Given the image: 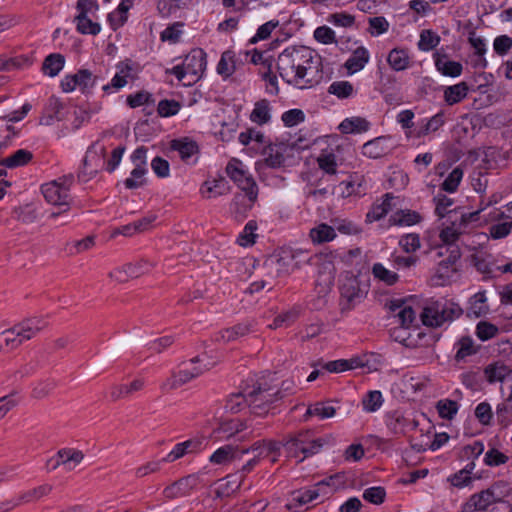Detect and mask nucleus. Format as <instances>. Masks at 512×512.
<instances>
[{
	"label": "nucleus",
	"instance_id": "f257e3e1",
	"mask_svg": "<svg viewBox=\"0 0 512 512\" xmlns=\"http://www.w3.org/2000/svg\"><path fill=\"white\" fill-rule=\"evenodd\" d=\"M276 67L284 82L300 90L317 86L323 78L321 58L305 46L283 50Z\"/></svg>",
	"mask_w": 512,
	"mask_h": 512
},
{
	"label": "nucleus",
	"instance_id": "f03ea898",
	"mask_svg": "<svg viewBox=\"0 0 512 512\" xmlns=\"http://www.w3.org/2000/svg\"><path fill=\"white\" fill-rule=\"evenodd\" d=\"M226 173L229 178L242 190V192L246 193L249 201V204L245 205L243 210L239 209L238 204L240 202H245L246 196L237 194L235 195L230 205V209L236 217H245L257 199V184L250 174L247 166L236 158H233L228 162L226 166Z\"/></svg>",
	"mask_w": 512,
	"mask_h": 512
},
{
	"label": "nucleus",
	"instance_id": "7ed1b4c3",
	"mask_svg": "<svg viewBox=\"0 0 512 512\" xmlns=\"http://www.w3.org/2000/svg\"><path fill=\"white\" fill-rule=\"evenodd\" d=\"M283 397L282 391L258 384L257 386L246 387L241 392L233 394L226 403V408L232 413H238L246 404L252 412L261 415L264 406Z\"/></svg>",
	"mask_w": 512,
	"mask_h": 512
},
{
	"label": "nucleus",
	"instance_id": "20e7f679",
	"mask_svg": "<svg viewBox=\"0 0 512 512\" xmlns=\"http://www.w3.org/2000/svg\"><path fill=\"white\" fill-rule=\"evenodd\" d=\"M48 322L42 317L28 318L13 328L5 330L0 334V342L6 347L16 348L24 341L32 339L45 327Z\"/></svg>",
	"mask_w": 512,
	"mask_h": 512
},
{
	"label": "nucleus",
	"instance_id": "39448f33",
	"mask_svg": "<svg viewBox=\"0 0 512 512\" xmlns=\"http://www.w3.org/2000/svg\"><path fill=\"white\" fill-rule=\"evenodd\" d=\"M190 363L192 365L199 363L200 366L182 369L177 374L172 373L171 377L166 379L161 384V389L165 392H168L170 390L179 388L180 386L186 384L192 379L200 376L204 372L210 370L217 363V360L205 352L191 359Z\"/></svg>",
	"mask_w": 512,
	"mask_h": 512
},
{
	"label": "nucleus",
	"instance_id": "423d86ee",
	"mask_svg": "<svg viewBox=\"0 0 512 512\" xmlns=\"http://www.w3.org/2000/svg\"><path fill=\"white\" fill-rule=\"evenodd\" d=\"M461 308L446 301H431L423 308L421 320L424 325L439 327L461 315Z\"/></svg>",
	"mask_w": 512,
	"mask_h": 512
},
{
	"label": "nucleus",
	"instance_id": "0eeeda50",
	"mask_svg": "<svg viewBox=\"0 0 512 512\" xmlns=\"http://www.w3.org/2000/svg\"><path fill=\"white\" fill-rule=\"evenodd\" d=\"M73 182L74 177L69 174L43 184L41 191L45 200L52 205H68L71 200L70 188Z\"/></svg>",
	"mask_w": 512,
	"mask_h": 512
},
{
	"label": "nucleus",
	"instance_id": "6e6552de",
	"mask_svg": "<svg viewBox=\"0 0 512 512\" xmlns=\"http://www.w3.org/2000/svg\"><path fill=\"white\" fill-rule=\"evenodd\" d=\"M106 148L104 145L96 142L92 144L83 159L82 167L79 170L78 177L82 181H88L95 177L99 171L105 168Z\"/></svg>",
	"mask_w": 512,
	"mask_h": 512
},
{
	"label": "nucleus",
	"instance_id": "1a4fd4ad",
	"mask_svg": "<svg viewBox=\"0 0 512 512\" xmlns=\"http://www.w3.org/2000/svg\"><path fill=\"white\" fill-rule=\"evenodd\" d=\"M324 440L314 438L309 431L301 432L287 442L289 451L293 456L298 457L299 453L303 454L300 461L306 457H310L318 453L324 445Z\"/></svg>",
	"mask_w": 512,
	"mask_h": 512
},
{
	"label": "nucleus",
	"instance_id": "9d476101",
	"mask_svg": "<svg viewBox=\"0 0 512 512\" xmlns=\"http://www.w3.org/2000/svg\"><path fill=\"white\" fill-rule=\"evenodd\" d=\"M317 266L316 285L320 288L319 293H326L334 283L336 267L335 255L333 253L319 254L315 258Z\"/></svg>",
	"mask_w": 512,
	"mask_h": 512
},
{
	"label": "nucleus",
	"instance_id": "9b49d317",
	"mask_svg": "<svg viewBox=\"0 0 512 512\" xmlns=\"http://www.w3.org/2000/svg\"><path fill=\"white\" fill-rule=\"evenodd\" d=\"M147 149L143 146L135 149L130 157L134 168L124 181V185L128 189H136L145 184V174L147 173Z\"/></svg>",
	"mask_w": 512,
	"mask_h": 512
},
{
	"label": "nucleus",
	"instance_id": "f8f14e48",
	"mask_svg": "<svg viewBox=\"0 0 512 512\" xmlns=\"http://www.w3.org/2000/svg\"><path fill=\"white\" fill-rule=\"evenodd\" d=\"M281 448V442L264 439L254 442L249 448L241 449V455L251 452L259 462L263 459H269L271 463H276L281 455Z\"/></svg>",
	"mask_w": 512,
	"mask_h": 512
},
{
	"label": "nucleus",
	"instance_id": "ddd939ff",
	"mask_svg": "<svg viewBox=\"0 0 512 512\" xmlns=\"http://www.w3.org/2000/svg\"><path fill=\"white\" fill-rule=\"evenodd\" d=\"M83 459L84 454L82 451L74 448H63L47 461V466L50 470L62 467L65 471L69 472L74 470Z\"/></svg>",
	"mask_w": 512,
	"mask_h": 512
},
{
	"label": "nucleus",
	"instance_id": "4468645a",
	"mask_svg": "<svg viewBox=\"0 0 512 512\" xmlns=\"http://www.w3.org/2000/svg\"><path fill=\"white\" fill-rule=\"evenodd\" d=\"M184 69L189 75V80L184 83L185 86H190L198 81L206 69L207 60L206 53L202 49H193L183 61Z\"/></svg>",
	"mask_w": 512,
	"mask_h": 512
},
{
	"label": "nucleus",
	"instance_id": "2eb2a0df",
	"mask_svg": "<svg viewBox=\"0 0 512 512\" xmlns=\"http://www.w3.org/2000/svg\"><path fill=\"white\" fill-rule=\"evenodd\" d=\"M203 437L190 438L184 442L177 443L173 449L162 459V462L171 463L186 455L197 454L205 448Z\"/></svg>",
	"mask_w": 512,
	"mask_h": 512
},
{
	"label": "nucleus",
	"instance_id": "dca6fc26",
	"mask_svg": "<svg viewBox=\"0 0 512 512\" xmlns=\"http://www.w3.org/2000/svg\"><path fill=\"white\" fill-rule=\"evenodd\" d=\"M153 266L154 264L149 261L139 260L135 263L126 264L122 268L115 269L110 272L109 276L117 282L122 283L128 281L130 278H137L148 273Z\"/></svg>",
	"mask_w": 512,
	"mask_h": 512
},
{
	"label": "nucleus",
	"instance_id": "f3484780",
	"mask_svg": "<svg viewBox=\"0 0 512 512\" xmlns=\"http://www.w3.org/2000/svg\"><path fill=\"white\" fill-rule=\"evenodd\" d=\"M132 72L133 66L130 62H120L117 65V73L109 84L103 86V91L113 93L123 88L128 83V80L133 78Z\"/></svg>",
	"mask_w": 512,
	"mask_h": 512
},
{
	"label": "nucleus",
	"instance_id": "a211bd4d",
	"mask_svg": "<svg viewBox=\"0 0 512 512\" xmlns=\"http://www.w3.org/2000/svg\"><path fill=\"white\" fill-rule=\"evenodd\" d=\"M494 491L487 489L480 493L473 494L464 504V512L485 511L493 502H496Z\"/></svg>",
	"mask_w": 512,
	"mask_h": 512
},
{
	"label": "nucleus",
	"instance_id": "6ab92c4d",
	"mask_svg": "<svg viewBox=\"0 0 512 512\" xmlns=\"http://www.w3.org/2000/svg\"><path fill=\"white\" fill-rule=\"evenodd\" d=\"M397 198L392 193H386L381 203H375L366 215V221L372 223L385 217L389 211L397 207Z\"/></svg>",
	"mask_w": 512,
	"mask_h": 512
},
{
	"label": "nucleus",
	"instance_id": "aec40b11",
	"mask_svg": "<svg viewBox=\"0 0 512 512\" xmlns=\"http://www.w3.org/2000/svg\"><path fill=\"white\" fill-rule=\"evenodd\" d=\"M484 376L490 384L503 382L512 378V368L502 361H495L484 368Z\"/></svg>",
	"mask_w": 512,
	"mask_h": 512
},
{
	"label": "nucleus",
	"instance_id": "412c9836",
	"mask_svg": "<svg viewBox=\"0 0 512 512\" xmlns=\"http://www.w3.org/2000/svg\"><path fill=\"white\" fill-rule=\"evenodd\" d=\"M288 150L284 143L270 144L263 150V161L271 168H279L285 162V154Z\"/></svg>",
	"mask_w": 512,
	"mask_h": 512
},
{
	"label": "nucleus",
	"instance_id": "4be33fe9",
	"mask_svg": "<svg viewBox=\"0 0 512 512\" xmlns=\"http://www.w3.org/2000/svg\"><path fill=\"white\" fill-rule=\"evenodd\" d=\"M242 456L238 446L227 444L215 450L209 461L214 465H227L234 460H240Z\"/></svg>",
	"mask_w": 512,
	"mask_h": 512
},
{
	"label": "nucleus",
	"instance_id": "5701e85b",
	"mask_svg": "<svg viewBox=\"0 0 512 512\" xmlns=\"http://www.w3.org/2000/svg\"><path fill=\"white\" fill-rule=\"evenodd\" d=\"M393 319L401 328L408 329L416 319V313L412 307L405 303H392L390 307Z\"/></svg>",
	"mask_w": 512,
	"mask_h": 512
},
{
	"label": "nucleus",
	"instance_id": "b1692460",
	"mask_svg": "<svg viewBox=\"0 0 512 512\" xmlns=\"http://www.w3.org/2000/svg\"><path fill=\"white\" fill-rule=\"evenodd\" d=\"M460 258V251L457 247H453L450 250V255L447 260H443L438 264L436 270V277H438L441 282L439 284H444L445 281L451 279L457 271L455 263Z\"/></svg>",
	"mask_w": 512,
	"mask_h": 512
},
{
	"label": "nucleus",
	"instance_id": "393cba45",
	"mask_svg": "<svg viewBox=\"0 0 512 512\" xmlns=\"http://www.w3.org/2000/svg\"><path fill=\"white\" fill-rule=\"evenodd\" d=\"M145 386L143 379H135L129 384H119L110 387L109 395L111 401H117L122 398H127L133 393L142 390Z\"/></svg>",
	"mask_w": 512,
	"mask_h": 512
},
{
	"label": "nucleus",
	"instance_id": "a878e982",
	"mask_svg": "<svg viewBox=\"0 0 512 512\" xmlns=\"http://www.w3.org/2000/svg\"><path fill=\"white\" fill-rule=\"evenodd\" d=\"M435 66L444 76L458 77L461 75L463 67L460 62L451 61L445 55H435Z\"/></svg>",
	"mask_w": 512,
	"mask_h": 512
},
{
	"label": "nucleus",
	"instance_id": "bb28decb",
	"mask_svg": "<svg viewBox=\"0 0 512 512\" xmlns=\"http://www.w3.org/2000/svg\"><path fill=\"white\" fill-rule=\"evenodd\" d=\"M337 236L335 228L326 223H320L310 230L309 237L314 244L333 241Z\"/></svg>",
	"mask_w": 512,
	"mask_h": 512
},
{
	"label": "nucleus",
	"instance_id": "cd10ccee",
	"mask_svg": "<svg viewBox=\"0 0 512 512\" xmlns=\"http://www.w3.org/2000/svg\"><path fill=\"white\" fill-rule=\"evenodd\" d=\"M422 217L416 211L409 209H399L389 218L390 225L393 226H412L418 224Z\"/></svg>",
	"mask_w": 512,
	"mask_h": 512
},
{
	"label": "nucleus",
	"instance_id": "c85d7f7f",
	"mask_svg": "<svg viewBox=\"0 0 512 512\" xmlns=\"http://www.w3.org/2000/svg\"><path fill=\"white\" fill-rule=\"evenodd\" d=\"M196 483L197 477L194 475H189L166 487L164 494L167 498H175L179 495L186 494L196 485Z\"/></svg>",
	"mask_w": 512,
	"mask_h": 512
},
{
	"label": "nucleus",
	"instance_id": "c756f323",
	"mask_svg": "<svg viewBox=\"0 0 512 512\" xmlns=\"http://www.w3.org/2000/svg\"><path fill=\"white\" fill-rule=\"evenodd\" d=\"M369 59L368 50L365 47H358L346 61L345 67L350 73H356L365 67Z\"/></svg>",
	"mask_w": 512,
	"mask_h": 512
},
{
	"label": "nucleus",
	"instance_id": "7c9ffc66",
	"mask_svg": "<svg viewBox=\"0 0 512 512\" xmlns=\"http://www.w3.org/2000/svg\"><path fill=\"white\" fill-rule=\"evenodd\" d=\"M369 128L370 123L362 117L345 118L339 125V130L344 134H360Z\"/></svg>",
	"mask_w": 512,
	"mask_h": 512
},
{
	"label": "nucleus",
	"instance_id": "2f4dec72",
	"mask_svg": "<svg viewBox=\"0 0 512 512\" xmlns=\"http://www.w3.org/2000/svg\"><path fill=\"white\" fill-rule=\"evenodd\" d=\"M237 68V60L235 53L231 50H227L222 53L221 58L217 64V73L223 78H229Z\"/></svg>",
	"mask_w": 512,
	"mask_h": 512
},
{
	"label": "nucleus",
	"instance_id": "473e14b6",
	"mask_svg": "<svg viewBox=\"0 0 512 512\" xmlns=\"http://www.w3.org/2000/svg\"><path fill=\"white\" fill-rule=\"evenodd\" d=\"M387 62L394 71H403L410 66V56L407 50L394 48L389 52Z\"/></svg>",
	"mask_w": 512,
	"mask_h": 512
},
{
	"label": "nucleus",
	"instance_id": "72a5a7b5",
	"mask_svg": "<svg viewBox=\"0 0 512 512\" xmlns=\"http://www.w3.org/2000/svg\"><path fill=\"white\" fill-rule=\"evenodd\" d=\"M468 91L469 87L466 82L448 86L444 90V100L448 105L457 104L467 97Z\"/></svg>",
	"mask_w": 512,
	"mask_h": 512
},
{
	"label": "nucleus",
	"instance_id": "f704fd0d",
	"mask_svg": "<svg viewBox=\"0 0 512 512\" xmlns=\"http://www.w3.org/2000/svg\"><path fill=\"white\" fill-rule=\"evenodd\" d=\"M64 65V56L59 53H52L44 59L42 72L49 77H55L63 69Z\"/></svg>",
	"mask_w": 512,
	"mask_h": 512
},
{
	"label": "nucleus",
	"instance_id": "c9c22d12",
	"mask_svg": "<svg viewBox=\"0 0 512 512\" xmlns=\"http://www.w3.org/2000/svg\"><path fill=\"white\" fill-rule=\"evenodd\" d=\"M62 109V104L59 99L52 97L49 99L48 104L45 108L43 115L39 119L40 125L50 126L55 121L60 120V111Z\"/></svg>",
	"mask_w": 512,
	"mask_h": 512
},
{
	"label": "nucleus",
	"instance_id": "e433bc0d",
	"mask_svg": "<svg viewBox=\"0 0 512 512\" xmlns=\"http://www.w3.org/2000/svg\"><path fill=\"white\" fill-rule=\"evenodd\" d=\"M171 148L179 153L183 161H188L198 152V146L196 142L188 138L173 140L171 142Z\"/></svg>",
	"mask_w": 512,
	"mask_h": 512
},
{
	"label": "nucleus",
	"instance_id": "4c0bfd02",
	"mask_svg": "<svg viewBox=\"0 0 512 512\" xmlns=\"http://www.w3.org/2000/svg\"><path fill=\"white\" fill-rule=\"evenodd\" d=\"M33 158V154L26 149H19L11 156L4 158L0 164L4 167L13 169L28 164Z\"/></svg>",
	"mask_w": 512,
	"mask_h": 512
},
{
	"label": "nucleus",
	"instance_id": "58836bf2",
	"mask_svg": "<svg viewBox=\"0 0 512 512\" xmlns=\"http://www.w3.org/2000/svg\"><path fill=\"white\" fill-rule=\"evenodd\" d=\"M326 483L321 482L318 484V487L324 486ZM319 496V488H313V489H306V490H300L297 492H294L292 494L291 503L288 504V508L291 509L296 504L298 505H305L308 504L314 500H316Z\"/></svg>",
	"mask_w": 512,
	"mask_h": 512
},
{
	"label": "nucleus",
	"instance_id": "ea45409f",
	"mask_svg": "<svg viewBox=\"0 0 512 512\" xmlns=\"http://www.w3.org/2000/svg\"><path fill=\"white\" fill-rule=\"evenodd\" d=\"M341 296L345 298L348 303L354 305L364 298V292L359 288L356 280H348L341 287Z\"/></svg>",
	"mask_w": 512,
	"mask_h": 512
},
{
	"label": "nucleus",
	"instance_id": "a19ab883",
	"mask_svg": "<svg viewBox=\"0 0 512 512\" xmlns=\"http://www.w3.org/2000/svg\"><path fill=\"white\" fill-rule=\"evenodd\" d=\"M89 14H78L75 17L77 31L81 34L97 35L101 26L88 17Z\"/></svg>",
	"mask_w": 512,
	"mask_h": 512
},
{
	"label": "nucleus",
	"instance_id": "79ce46f5",
	"mask_svg": "<svg viewBox=\"0 0 512 512\" xmlns=\"http://www.w3.org/2000/svg\"><path fill=\"white\" fill-rule=\"evenodd\" d=\"M445 123V117L443 112H438L432 116L427 122L415 132V137L421 138L428 135L431 132L437 131Z\"/></svg>",
	"mask_w": 512,
	"mask_h": 512
},
{
	"label": "nucleus",
	"instance_id": "37998d69",
	"mask_svg": "<svg viewBox=\"0 0 512 512\" xmlns=\"http://www.w3.org/2000/svg\"><path fill=\"white\" fill-rule=\"evenodd\" d=\"M328 92L339 99H347L354 95L355 90L349 81H335L330 84Z\"/></svg>",
	"mask_w": 512,
	"mask_h": 512
},
{
	"label": "nucleus",
	"instance_id": "c03bdc74",
	"mask_svg": "<svg viewBox=\"0 0 512 512\" xmlns=\"http://www.w3.org/2000/svg\"><path fill=\"white\" fill-rule=\"evenodd\" d=\"M336 414V408L329 403L317 402L308 407L306 415L317 416L320 419L331 418Z\"/></svg>",
	"mask_w": 512,
	"mask_h": 512
},
{
	"label": "nucleus",
	"instance_id": "a18cd8bd",
	"mask_svg": "<svg viewBox=\"0 0 512 512\" xmlns=\"http://www.w3.org/2000/svg\"><path fill=\"white\" fill-rule=\"evenodd\" d=\"M372 273L376 279L384 282L387 285H394L399 279L397 273L387 269L381 263H375L373 265Z\"/></svg>",
	"mask_w": 512,
	"mask_h": 512
},
{
	"label": "nucleus",
	"instance_id": "49530a36",
	"mask_svg": "<svg viewBox=\"0 0 512 512\" xmlns=\"http://www.w3.org/2000/svg\"><path fill=\"white\" fill-rule=\"evenodd\" d=\"M317 163L321 170L325 173L334 175L337 172V160L336 155L332 152L323 151L317 157Z\"/></svg>",
	"mask_w": 512,
	"mask_h": 512
},
{
	"label": "nucleus",
	"instance_id": "de8ad7c7",
	"mask_svg": "<svg viewBox=\"0 0 512 512\" xmlns=\"http://www.w3.org/2000/svg\"><path fill=\"white\" fill-rule=\"evenodd\" d=\"M248 428L246 421L240 419H233L223 422L219 430L226 435L227 438L233 437L238 433L245 431Z\"/></svg>",
	"mask_w": 512,
	"mask_h": 512
},
{
	"label": "nucleus",
	"instance_id": "09e8293b",
	"mask_svg": "<svg viewBox=\"0 0 512 512\" xmlns=\"http://www.w3.org/2000/svg\"><path fill=\"white\" fill-rule=\"evenodd\" d=\"M183 23L175 22L172 25L166 27L160 35L163 42H169L171 44L178 43L183 34Z\"/></svg>",
	"mask_w": 512,
	"mask_h": 512
},
{
	"label": "nucleus",
	"instance_id": "8fccbe9b",
	"mask_svg": "<svg viewBox=\"0 0 512 512\" xmlns=\"http://www.w3.org/2000/svg\"><path fill=\"white\" fill-rule=\"evenodd\" d=\"M250 330L251 325L249 323H240L232 328L221 331V338L226 342L234 341L241 336L247 335Z\"/></svg>",
	"mask_w": 512,
	"mask_h": 512
},
{
	"label": "nucleus",
	"instance_id": "3c124183",
	"mask_svg": "<svg viewBox=\"0 0 512 512\" xmlns=\"http://www.w3.org/2000/svg\"><path fill=\"white\" fill-rule=\"evenodd\" d=\"M270 109L267 101L262 100L255 104L251 113V120L257 124H265L270 120Z\"/></svg>",
	"mask_w": 512,
	"mask_h": 512
},
{
	"label": "nucleus",
	"instance_id": "603ef678",
	"mask_svg": "<svg viewBox=\"0 0 512 512\" xmlns=\"http://www.w3.org/2000/svg\"><path fill=\"white\" fill-rule=\"evenodd\" d=\"M75 79L77 80V87L82 92L90 91L96 84V77L87 69H81L75 73Z\"/></svg>",
	"mask_w": 512,
	"mask_h": 512
},
{
	"label": "nucleus",
	"instance_id": "864d4df0",
	"mask_svg": "<svg viewBox=\"0 0 512 512\" xmlns=\"http://www.w3.org/2000/svg\"><path fill=\"white\" fill-rule=\"evenodd\" d=\"M257 230V224L255 221H249L243 231L239 234L237 238V243L240 246L248 247L255 243L256 234L255 231Z\"/></svg>",
	"mask_w": 512,
	"mask_h": 512
},
{
	"label": "nucleus",
	"instance_id": "5fc2aeb1",
	"mask_svg": "<svg viewBox=\"0 0 512 512\" xmlns=\"http://www.w3.org/2000/svg\"><path fill=\"white\" fill-rule=\"evenodd\" d=\"M440 43V37L432 30H423L420 34L418 47L421 51H430Z\"/></svg>",
	"mask_w": 512,
	"mask_h": 512
},
{
	"label": "nucleus",
	"instance_id": "6e6d98bb",
	"mask_svg": "<svg viewBox=\"0 0 512 512\" xmlns=\"http://www.w3.org/2000/svg\"><path fill=\"white\" fill-rule=\"evenodd\" d=\"M437 411L443 419L451 420L457 414L459 405L457 402L449 399L440 400L437 403Z\"/></svg>",
	"mask_w": 512,
	"mask_h": 512
},
{
	"label": "nucleus",
	"instance_id": "4d7b16f0",
	"mask_svg": "<svg viewBox=\"0 0 512 512\" xmlns=\"http://www.w3.org/2000/svg\"><path fill=\"white\" fill-rule=\"evenodd\" d=\"M463 178V170L460 167L454 168L441 185L442 190L453 193L457 190Z\"/></svg>",
	"mask_w": 512,
	"mask_h": 512
},
{
	"label": "nucleus",
	"instance_id": "13d9d810",
	"mask_svg": "<svg viewBox=\"0 0 512 512\" xmlns=\"http://www.w3.org/2000/svg\"><path fill=\"white\" fill-rule=\"evenodd\" d=\"M383 404V397L380 391H370L362 400L363 409L366 412H375Z\"/></svg>",
	"mask_w": 512,
	"mask_h": 512
},
{
	"label": "nucleus",
	"instance_id": "bf43d9fd",
	"mask_svg": "<svg viewBox=\"0 0 512 512\" xmlns=\"http://www.w3.org/2000/svg\"><path fill=\"white\" fill-rule=\"evenodd\" d=\"M399 246L406 253H414L421 247L420 237L416 233L405 234L400 238Z\"/></svg>",
	"mask_w": 512,
	"mask_h": 512
},
{
	"label": "nucleus",
	"instance_id": "052dcab7",
	"mask_svg": "<svg viewBox=\"0 0 512 512\" xmlns=\"http://www.w3.org/2000/svg\"><path fill=\"white\" fill-rule=\"evenodd\" d=\"M225 191L226 183L224 179L213 180L212 182L206 181L202 189V193L208 198L220 196Z\"/></svg>",
	"mask_w": 512,
	"mask_h": 512
},
{
	"label": "nucleus",
	"instance_id": "680f3d73",
	"mask_svg": "<svg viewBox=\"0 0 512 512\" xmlns=\"http://www.w3.org/2000/svg\"><path fill=\"white\" fill-rule=\"evenodd\" d=\"M363 499L374 505H380L384 502L386 491L381 486H373L364 490Z\"/></svg>",
	"mask_w": 512,
	"mask_h": 512
},
{
	"label": "nucleus",
	"instance_id": "e2e57ef3",
	"mask_svg": "<svg viewBox=\"0 0 512 512\" xmlns=\"http://www.w3.org/2000/svg\"><path fill=\"white\" fill-rule=\"evenodd\" d=\"M384 153L385 150L382 146V138H376L374 140L368 141L362 146V154L370 158H379Z\"/></svg>",
	"mask_w": 512,
	"mask_h": 512
},
{
	"label": "nucleus",
	"instance_id": "0e129e2a",
	"mask_svg": "<svg viewBox=\"0 0 512 512\" xmlns=\"http://www.w3.org/2000/svg\"><path fill=\"white\" fill-rule=\"evenodd\" d=\"M458 350L456 352L455 358L456 360H464L466 357L473 355L476 353V348L474 347L473 340L469 337L461 338L458 343Z\"/></svg>",
	"mask_w": 512,
	"mask_h": 512
},
{
	"label": "nucleus",
	"instance_id": "69168bd1",
	"mask_svg": "<svg viewBox=\"0 0 512 512\" xmlns=\"http://www.w3.org/2000/svg\"><path fill=\"white\" fill-rule=\"evenodd\" d=\"M181 105L176 100L164 99L158 103L157 112L161 117H170L176 115Z\"/></svg>",
	"mask_w": 512,
	"mask_h": 512
},
{
	"label": "nucleus",
	"instance_id": "338daca9",
	"mask_svg": "<svg viewBox=\"0 0 512 512\" xmlns=\"http://www.w3.org/2000/svg\"><path fill=\"white\" fill-rule=\"evenodd\" d=\"M335 231L345 235H355L361 232V229L354 222L347 219L333 220Z\"/></svg>",
	"mask_w": 512,
	"mask_h": 512
},
{
	"label": "nucleus",
	"instance_id": "774afa93",
	"mask_svg": "<svg viewBox=\"0 0 512 512\" xmlns=\"http://www.w3.org/2000/svg\"><path fill=\"white\" fill-rule=\"evenodd\" d=\"M314 38L319 43L325 45L337 43L335 32L330 27L325 25L315 29Z\"/></svg>",
	"mask_w": 512,
	"mask_h": 512
}]
</instances>
